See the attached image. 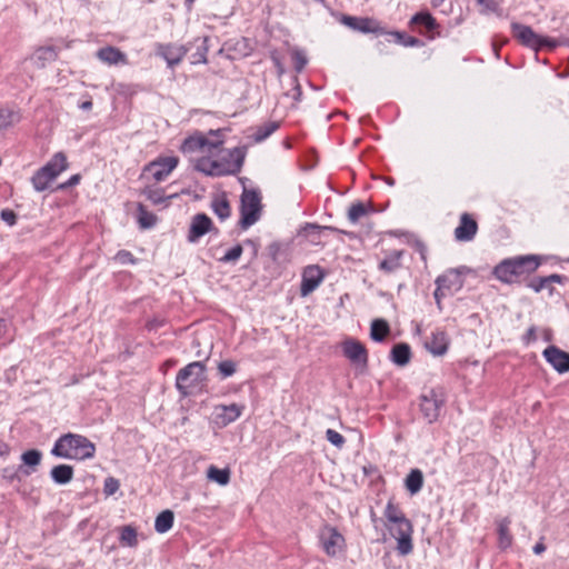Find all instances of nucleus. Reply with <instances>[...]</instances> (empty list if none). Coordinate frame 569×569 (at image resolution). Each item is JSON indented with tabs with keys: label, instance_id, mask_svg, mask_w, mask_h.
Wrapping results in <instances>:
<instances>
[{
	"label": "nucleus",
	"instance_id": "obj_11",
	"mask_svg": "<svg viewBox=\"0 0 569 569\" xmlns=\"http://www.w3.org/2000/svg\"><path fill=\"white\" fill-rule=\"evenodd\" d=\"M341 22L348 28L362 33H387V31L381 27L380 22L373 18L343 16Z\"/></svg>",
	"mask_w": 569,
	"mask_h": 569
},
{
	"label": "nucleus",
	"instance_id": "obj_37",
	"mask_svg": "<svg viewBox=\"0 0 569 569\" xmlns=\"http://www.w3.org/2000/svg\"><path fill=\"white\" fill-rule=\"evenodd\" d=\"M411 23L423 26L428 32L437 28L436 19L428 12H420L412 17Z\"/></svg>",
	"mask_w": 569,
	"mask_h": 569
},
{
	"label": "nucleus",
	"instance_id": "obj_61",
	"mask_svg": "<svg viewBox=\"0 0 569 569\" xmlns=\"http://www.w3.org/2000/svg\"><path fill=\"white\" fill-rule=\"evenodd\" d=\"M296 91H297V97L296 99H299L300 94H301V91L299 89V86L296 87Z\"/></svg>",
	"mask_w": 569,
	"mask_h": 569
},
{
	"label": "nucleus",
	"instance_id": "obj_55",
	"mask_svg": "<svg viewBox=\"0 0 569 569\" xmlns=\"http://www.w3.org/2000/svg\"><path fill=\"white\" fill-rule=\"evenodd\" d=\"M545 551H546V546H545V543L542 542V539H541L539 542H537V543L535 545V547H533V552H535L536 555H541V553H542V552H545Z\"/></svg>",
	"mask_w": 569,
	"mask_h": 569
},
{
	"label": "nucleus",
	"instance_id": "obj_12",
	"mask_svg": "<svg viewBox=\"0 0 569 569\" xmlns=\"http://www.w3.org/2000/svg\"><path fill=\"white\" fill-rule=\"evenodd\" d=\"M189 51V48L183 44H176V43H157L156 44V54L166 60L168 67L173 68L177 64H179L187 52Z\"/></svg>",
	"mask_w": 569,
	"mask_h": 569
},
{
	"label": "nucleus",
	"instance_id": "obj_18",
	"mask_svg": "<svg viewBox=\"0 0 569 569\" xmlns=\"http://www.w3.org/2000/svg\"><path fill=\"white\" fill-rule=\"evenodd\" d=\"M425 346L427 350L433 356H443L448 351L449 337L446 331L437 329L431 332V336L426 341Z\"/></svg>",
	"mask_w": 569,
	"mask_h": 569
},
{
	"label": "nucleus",
	"instance_id": "obj_40",
	"mask_svg": "<svg viewBox=\"0 0 569 569\" xmlns=\"http://www.w3.org/2000/svg\"><path fill=\"white\" fill-rule=\"evenodd\" d=\"M120 542L128 547H136L138 545L136 529L131 526H124L121 529Z\"/></svg>",
	"mask_w": 569,
	"mask_h": 569
},
{
	"label": "nucleus",
	"instance_id": "obj_4",
	"mask_svg": "<svg viewBox=\"0 0 569 569\" xmlns=\"http://www.w3.org/2000/svg\"><path fill=\"white\" fill-rule=\"evenodd\" d=\"M540 266L538 256H519L502 260L493 269L495 277L506 283H512L520 277L531 273Z\"/></svg>",
	"mask_w": 569,
	"mask_h": 569
},
{
	"label": "nucleus",
	"instance_id": "obj_26",
	"mask_svg": "<svg viewBox=\"0 0 569 569\" xmlns=\"http://www.w3.org/2000/svg\"><path fill=\"white\" fill-rule=\"evenodd\" d=\"M58 53L53 47H40L32 56V60L38 68H44L47 63L54 61Z\"/></svg>",
	"mask_w": 569,
	"mask_h": 569
},
{
	"label": "nucleus",
	"instance_id": "obj_39",
	"mask_svg": "<svg viewBox=\"0 0 569 569\" xmlns=\"http://www.w3.org/2000/svg\"><path fill=\"white\" fill-rule=\"evenodd\" d=\"M369 212L368 207L362 202L352 203L348 210V219L351 223H357Z\"/></svg>",
	"mask_w": 569,
	"mask_h": 569
},
{
	"label": "nucleus",
	"instance_id": "obj_36",
	"mask_svg": "<svg viewBox=\"0 0 569 569\" xmlns=\"http://www.w3.org/2000/svg\"><path fill=\"white\" fill-rule=\"evenodd\" d=\"M279 128V123L277 121H269L258 127L253 133V140L256 142H261L271 136Z\"/></svg>",
	"mask_w": 569,
	"mask_h": 569
},
{
	"label": "nucleus",
	"instance_id": "obj_63",
	"mask_svg": "<svg viewBox=\"0 0 569 569\" xmlns=\"http://www.w3.org/2000/svg\"><path fill=\"white\" fill-rule=\"evenodd\" d=\"M308 228L313 229V230H318L319 229L317 226H309Z\"/></svg>",
	"mask_w": 569,
	"mask_h": 569
},
{
	"label": "nucleus",
	"instance_id": "obj_7",
	"mask_svg": "<svg viewBox=\"0 0 569 569\" xmlns=\"http://www.w3.org/2000/svg\"><path fill=\"white\" fill-rule=\"evenodd\" d=\"M445 403L446 392L442 387L426 390L420 397V410L423 418L429 423L437 421Z\"/></svg>",
	"mask_w": 569,
	"mask_h": 569
},
{
	"label": "nucleus",
	"instance_id": "obj_13",
	"mask_svg": "<svg viewBox=\"0 0 569 569\" xmlns=\"http://www.w3.org/2000/svg\"><path fill=\"white\" fill-rule=\"evenodd\" d=\"M546 361L559 373L569 371V353L556 346L547 347L542 352Z\"/></svg>",
	"mask_w": 569,
	"mask_h": 569
},
{
	"label": "nucleus",
	"instance_id": "obj_20",
	"mask_svg": "<svg viewBox=\"0 0 569 569\" xmlns=\"http://www.w3.org/2000/svg\"><path fill=\"white\" fill-rule=\"evenodd\" d=\"M212 221L204 213H198L193 217L188 239L190 242H196L199 238L204 236L211 228Z\"/></svg>",
	"mask_w": 569,
	"mask_h": 569
},
{
	"label": "nucleus",
	"instance_id": "obj_42",
	"mask_svg": "<svg viewBox=\"0 0 569 569\" xmlns=\"http://www.w3.org/2000/svg\"><path fill=\"white\" fill-rule=\"evenodd\" d=\"M218 371L223 379L231 377L237 371V363L232 360H223L219 362Z\"/></svg>",
	"mask_w": 569,
	"mask_h": 569
},
{
	"label": "nucleus",
	"instance_id": "obj_38",
	"mask_svg": "<svg viewBox=\"0 0 569 569\" xmlns=\"http://www.w3.org/2000/svg\"><path fill=\"white\" fill-rule=\"evenodd\" d=\"M138 222L142 229L151 228L157 222V217L149 212L142 204L138 206Z\"/></svg>",
	"mask_w": 569,
	"mask_h": 569
},
{
	"label": "nucleus",
	"instance_id": "obj_14",
	"mask_svg": "<svg viewBox=\"0 0 569 569\" xmlns=\"http://www.w3.org/2000/svg\"><path fill=\"white\" fill-rule=\"evenodd\" d=\"M323 280V272L318 266H308L305 268L302 272V280L300 287V295L302 297H307L313 290L318 288V286Z\"/></svg>",
	"mask_w": 569,
	"mask_h": 569
},
{
	"label": "nucleus",
	"instance_id": "obj_41",
	"mask_svg": "<svg viewBox=\"0 0 569 569\" xmlns=\"http://www.w3.org/2000/svg\"><path fill=\"white\" fill-rule=\"evenodd\" d=\"M197 39L196 41H198ZM201 44L198 46V50L196 53L192 54V63H206L207 62V52H208V46H207V38H202Z\"/></svg>",
	"mask_w": 569,
	"mask_h": 569
},
{
	"label": "nucleus",
	"instance_id": "obj_53",
	"mask_svg": "<svg viewBox=\"0 0 569 569\" xmlns=\"http://www.w3.org/2000/svg\"><path fill=\"white\" fill-rule=\"evenodd\" d=\"M447 295H449L445 289H440L439 286H437V289L435 290V299H436V302H437V306L438 308L441 310V299L443 297H446Z\"/></svg>",
	"mask_w": 569,
	"mask_h": 569
},
{
	"label": "nucleus",
	"instance_id": "obj_52",
	"mask_svg": "<svg viewBox=\"0 0 569 569\" xmlns=\"http://www.w3.org/2000/svg\"><path fill=\"white\" fill-rule=\"evenodd\" d=\"M523 342L526 345H530L531 342L536 341L537 339V335H536V328L535 327H530L526 335L523 336Z\"/></svg>",
	"mask_w": 569,
	"mask_h": 569
},
{
	"label": "nucleus",
	"instance_id": "obj_28",
	"mask_svg": "<svg viewBox=\"0 0 569 569\" xmlns=\"http://www.w3.org/2000/svg\"><path fill=\"white\" fill-rule=\"evenodd\" d=\"M406 489L411 493H418L423 486V475L419 469H412L405 480Z\"/></svg>",
	"mask_w": 569,
	"mask_h": 569
},
{
	"label": "nucleus",
	"instance_id": "obj_64",
	"mask_svg": "<svg viewBox=\"0 0 569 569\" xmlns=\"http://www.w3.org/2000/svg\"><path fill=\"white\" fill-rule=\"evenodd\" d=\"M550 339H551L550 333H547V335H546V340H548V341H549Z\"/></svg>",
	"mask_w": 569,
	"mask_h": 569
},
{
	"label": "nucleus",
	"instance_id": "obj_48",
	"mask_svg": "<svg viewBox=\"0 0 569 569\" xmlns=\"http://www.w3.org/2000/svg\"><path fill=\"white\" fill-rule=\"evenodd\" d=\"M146 194H147V198L153 203V204H161L163 203L167 199L164 198L163 196V191L162 190H152V189H149L146 191Z\"/></svg>",
	"mask_w": 569,
	"mask_h": 569
},
{
	"label": "nucleus",
	"instance_id": "obj_43",
	"mask_svg": "<svg viewBox=\"0 0 569 569\" xmlns=\"http://www.w3.org/2000/svg\"><path fill=\"white\" fill-rule=\"evenodd\" d=\"M291 59H292L293 67H295L296 71L297 72L302 71L307 64V57H306L305 52L299 49H295L291 52Z\"/></svg>",
	"mask_w": 569,
	"mask_h": 569
},
{
	"label": "nucleus",
	"instance_id": "obj_60",
	"mask_svg": "<svg viewBox=\"0 0 569 569\" xmlns=\"http://www.w3.org/2000/svg\"><path fill=\"white\" fill-rule=\"evenodd\" d=\"M443 1H445V0H432V4H433L435 7H439V6H441V4L443 3Z\"/></svg>",
	"mask_w": 569,
	"mask_h": 569
},
{
	"label": "nucleus",
	"instance_id": "obj_51",
	"mask_svg": "<svg viewBox=\"0 0 569 569\" xmlns=\"http://www.w3.org/2000/svg\"><path fill=\"white\" fill-rule=\"evenodd\" d=\"M547 286H549L548 281L546 280V277H542V278H539V279H536V280H532L531 283H530V287L536 291V292H539L541 291L543 288H546Z\"/></svg>",
	"mask_w": 569,
	"mask_h": 569
},
{
	"label": "nucleus",
	"instance_id": "obj_46",
	"mask_svg": "<svg viewBox=\"0 0 569 569\" xmlns=\"http://www.w3.org/2000/svg\"><path fill=\"white\" fill-rule=\"evenodd\" d=\"M242 247L240 244H237L229 249L224 256L220 259L222 262H236L242 254Z\"/></svg>",
	"mask_w": 569,
	"mask_h": 569
},
{
	"label": "nucleus",
	"instance_id": "obj_32",
	"mask_svg": "<svg viewBox=\"0 0 569 569\" xmlns=\"http://www.w3.org/2000/svg\"><path fill=\"white\" fill-rule=\"evenodd\" d=\"M207 478L220 486H226L230 481V470L228 468L219 469L216 466H210L207 470Z\"/></svg>",
	"mask_w": 569,
	"mask_h": 569
},
{
	"label": "nucleus",
	"instance_id": "obj_19",
	"mask_svg": "<svg viewBox=\"0 0 569 569\" xmlns=\"http://www.w3.org/2000/svg\"><path fill=\"white\" fill-rule=\"evenodd\" d=\"M478 231V224L468 213L460 217L459 226L455 229V237L458 241H470Z\"/></svg>",
	"mask_w": 569,
	"mask_h": 569
},
{
	"label": "nucleus",
	"instance_id": "obj_44",
	"mask_svg": "<svg viewBox=\"0 0 569 569\" xmlns=\"http://www.w3.org/2000/svg\"><path fill=\"white\" fill-rule=\"evenodd\" d=\"M326 438L332 446L337 447L338 449H341L346 442L345 437L333 429H328L326 431Z\"/></svg>",
	"mask_w": 569,
	"mask_h": 569
},
{
	"label": "nucleus",
	"instance_id": "obj_9",
	"mask_svg": "<svg viewBox=\"0 0 569 569\" xmlns=\"http://www.w3.org/2000/svg\"><path fill=\"white\" fill-rule=\"evenodd\" d=\"M241 219L240 226L242 229H247L254 224L261 212V198L256 190H244L241 196Z\"/></svg>",
	"mask_w": 569,
	"mask_h": 569
},
{
	"label": "nucleus",
	"instance_id": "obj_2",
	"mask_svg": "<svg viewBox=\"0 0 569 569\" xmlns=\"http://www.w3.org/2000/svg\"><path fill=\"white\" fill-rule=\"evenodd\" d=\"M385 527L391 537L397 540V551L401 556L412 552V533L413 527L411 521L406 517L402 509L392 500H389L383 510Z\"/></svg>",
	"mask_w": 569,
	"mask_h": 569
},
{
	"label": "nucleus",
	"instance_id": "obj_62",
	"mask_svg": "<svg viewBox=\"0 0 569 569\" xmlns=\"http://www.w3.org/2000/svg\"><path fill=\"white\" fill-rule=\"evenodd\" d=\"M194 0H186V3L190 7Z\"/></svg>",
	"mask_w": 569,
	"mask_h": 569
},
{
	"label": "nucleus",
	"instance_id": "obj_33",
	"mask_svg": "<svg viewBox=\"0 0 569 569\" xmlns=\"http://www.w3.org/2000/svg\"><path fill=\"white\" fill-rule=\"evenodd\" d=\"M390 332L389 325L382 319H376L371 323L370 337L375 341H382Z\"/></svg>",
	"mask_w": 569,
	"mask_h": 569
},
{
	"label": "nucleus",
	"instance_id": "obj_15",
	"mask_svg": "<svg viewBox=\"0 0 569 569\" xmlns=\"http://www.w3.org/2000/svg\"><path fill=\"white\" fill-rule=\"evenodd\" d=\"M342 351L353 365L366 367L368 363V353L366 347L357 340H346L342 343Z\"/></svg>",
	"mask_w": 569,
	"mask_h": 569
},
{
	"label": "nucleus",
	"instance_id": "obj_8",
	"mask_svg": "<svg viewBox=\"0 0 569 569\" xmlns=\"http://www.w3.org/2000/svg\"><path fill=\"white\" fill-rule=\"evenodd\" d=\"M318 539L321 549L329 557H337L347 549L346 538L331 525H325L319 529Z\"/></svg>",
	"mask_w": 569,
	"mask_h": 569
},
{
	"label": "nucleus",
	"instance_id": "obj_10",
	"mask_svg": "<svg viewBox=\"0 0 569 569\" xmlns=\"http://www.w3.org/2000/svg\"><path fill=\"white\" fill-rule=\"evenodd\" d=\"M178 163L177 157H159L144 167L143 174L154 182H161L177 168Z\"/></svg>",
	"mask_w": 569,
	"mask_h": 569
},
{
	"label": "nucleus",
	"instance_id": "obj_58",
	"mask_svg": "<svg viewBox=\"0 0 569 569\" xmlns=\"http://www.w3.org/2000/svg\"><path fill=\"white\" fill-rule=\"evenodd\" d=\"M546 280L548 281L549 284L551 282L561 283L562 277L559 274H550V276L546 277Z\"/></svg>",
	"mask_w": 569,
	"mask_h": 569
},
{
	"label": "nucleus",
	"instance_id": "obj_56",
	"mask_svg": "<svg viewBox=\"0 0 569 569\" xmlns=\"http://www.w3.org/2000/svg\"><path fill=\"white\" fill-rule=\"evenodd\" d=\"M480 4L485 6L489 10H495L496 2L495 0H477Z\"/></svg>",
	"mask_w": 569,
	"mask_h": 569
},
{
	"label": "nucleus",
	"instance_id": "obj_59",
	"mask_svg": "<svg viewBox=\"0 0 569 569\" xmlns=\"http://www.w3.org/2000/svg\"><path fill=\"white\" fill-rule=\"evenodd\" d=\"M82 110H90L92 108V102L90 100L83 101L79 106Z\"/></svg>",
	"mask_w": 569,
	"mask_h": 569
},
{
	"label": "nucleus",
	"instance_id": "obj_47",
	"mask_svg": "<svg viewBox=\"0 0 569 569\" xmlns=\"http://www.w3.org/2000/svg\"><path fill=\"white\" fill-rule=\"evenodd\" d=\"M119 487H120V483H119L118 479H116L113 477H108L104 480L103 492L107 496H112L119 490Z\"/></svg>",
	"mask_w": 569,
	"mask_h": 569
},
{
	"label": "nucleus",
	"instance_id": "obj_34",
	"mask_svg": "<svg viewBox=\"0 0 569 569\" xmlns=\"http://www.w3.org/2000/svg\"><path fill=\"white\" fill-rule=\"evenodd\" d=\"M19 120V114L12 109L0 108V131L9 129Z\"/></svg>",
	"mask_w": 569,
	"mask_h": 569
},
{
	"label": "nucleus",
	"instance_id": "obj_17",
	"mask_svg": "<svg viewBox=\"0 0 569 569\" xmlns=\"http://www.w3.org/2000/svg\"><path fill=\"white\" fill-rule=\"evenodd\" d=\"M436 284L445 289L449 295L459 291L463 286L461 273L457 269H450L436 279Z\"/></svg>",
	"mask_w": 569,
	"mask_h": 569
},
{
	"label": "nucleus",
	"instance_id": "obj_30",
	"mask_svg": "<svg viewBox=\"0 0 569 569\" xmlns=\"http://www.w3.org/2000/svg\"><path fill=\"white\" fill-rule=\"evenodd\" d=\"M173 512L171 510H164L160 512L154 521V529L159 533L169 531L173 526Z\"/></svg>",
	"mask_w": 569,
	"mask_h": 569
},
{
	"label": "nucleus",
	"instance_id": "obj_24",
	"mask_svg": "<svg viewBox=\"0 0 569 569\" xmlns=\"http://www.w3.org/2000/svg\"><path fill=\"white\" fill-rule=\"evenodd\" d=\"M68 168V160L63 152H57L52 156V158L43 166V169L47 173L52 174L53 179H56L62 171Z\"/></svg>",
	"mask_w": 569,
	"mask_h": 569
},
{
	"label": "nucleus",
	"instance_id": "obj_31",
	"mask_svg": "<svg viewBox=\"0 0 569 569\" xmlns=\"http://www.w3.org/2000/svg\"><path fill=\"white\" fill-rule=\"evenodd\" d=\"M391 360L399 366H405L410 360V348L406 343H398L391 350Z\"/></svg>",
	"mask_w": 569,
	"mask_h": 569
},
{
	"label": "nucleus",
	"instance_id": "obj_57",
	"mask_svg": "<svg viewBox=\"0 0 569 569\" xmlns=\"http://www.w3.org/2000/svg\"><path fill=\"white\" fill-rule=\"evenodd\" d=\"M8 331V322L4 319H0V338L4 337Z\"/></svg>",
	"mask_w": 569,
	"mask_h": 569
},
{
	"label": "nucleus",
	"instance_id": "obj_3",
	"mask_svg": "<svg viewBox=\"0 0 569 569\" xmlns=\"http://www.w3.org/2000/svg\"><path fill=\"white\" fill-rule=\"evenodd\" d=\"M51 453L63 459L86 460L94 457L96 446L82 435L66 433L54 442Z\"/></svg>",
	"mask_w": 569,
	"mask_h": 569
},
{
	"label": "nucleus",
	"instance_id": "obj_6",
	"mask_svg": "<svg viewBox=\"0 0 569 569\" xmlns=\"http://www.w3.org/2000/svg\"><path fill=\"white\" fill-rule=\"evenodd\" d=\"M512 36L523 46L539 50L542 48H548L549 50H553L558 46V41L555 39H550L547 37H542L537 34L532 28L526 24H521L518 22L511 23Z\"/></svg>",
	"mask_w": 569,
	"mask_h": 569
},
{
	"label": "nucleus",
	"instance_id": "obj_29",
	"mask_svg": "<svg viewBox=\"0 0 569 569\" xmlns=\"http://www.w3.org/2000/svg\"><path fill=\"white\" fill-rule=\"evenodd\" d=\"M53 180L54 179L52 174L47 173L43 169L40 168L32 176L31 183L36 191L41 192L44 191Z\"/></svg>",
	"mask_w": 569,
	"mask_h": 569
},
{
	"label": "nucleus",
	"instance_id": "obj_25",
	"mask_svg": "<svg viewBox=\"0 0 569 569\" xmlns=\"http://www.w3.org/2000/svg\"><path fill=\"white\" fill-rule=\"evenodd\" d=\"M42 459V453L40 450L31 449L27 450L21 455V460L23 466L20 467V470L26 476L31 475L34 471V468L40 465Z\"/></svg>",
	"mask_w": 569,
	"mask_h": 569
},
{
	"label": "nucleus",
	"instance_id": "obj_1",
	"mask_svg": "<svg viewBox=\"0 0 569 569\" xmlns=\"http://www.w3.org/2000/svg\"><path fill=\"white\" fill-rule=\"evenodd\" d=\"M222 130L200 131L186 138L180 147L184 154H199L194 169L206 176L236 174L241 170L244 153L240 148L226 149Z\"/></svg>",
	"mask_w": 569,
	"mask_h": 569
},
{
	"label": "nucleus",
	"instance_id": "obj_27",
	"mask_svg": "<svg viewBox=\"0 0 569 569\" xmlns=\"http://www.w3.org/2000/svg\"><path fill=\"white\" fill-rule=\"evenodd\" d=\"M51 478L58 485H66L73 478V468L69 465H58L51 469Z\"/></svg>",
	"mask_w": 569,
	"mask_h": 569
},
{
	"label": "nucleus",
	"instance_id": "obj_54",
	"mask_svg": "<svg viewBox=\"0 0 569 569\" xmlns=\"http://www.w3.org/2000/svg\"><path fill=\"white\" fill-rule=\"evenodd\" d=\"M80 181L79 174H73L69 178V180L60 186V188L73 187L78 184Z\"/></svg>",
	"mask_w": 569,
	"mask_h": 569
},
{
	"label": "nucleus",
	"instance_id": "obj_50",
	"mask_svg": "<svg viewBox=\"0 0 569 569\" xmlns=\"http://www.w3.org/2000/svg\"><path fill=\"white\" fill-rule=\"evenodd\" d=\"M1 219L9 226H13L17 222V216L12 210L4 209L0 213Z\"/></svg>",
	"mask_w": 569,
	"mask_h": 569
},
{
	"label": "nucleus",
	"instance_id": "obj_35",
	"mask_svg": "<svg viewBox=\"0 0 569 569\" xmlns=\"http://www.w3.org/2000/svg\"><path fill=\"white\" fill-rule=\"evenodd\" d=\"M211 208L220 220H226L227 218H229L231 212L229 201L223 197L213 199Z\"/></svg>",
	"mask_w": 569,
	"mask_h": 569
},
{
	"label": "nucleus",
	"instance_id": "obj_22",
	"mask_svg": "<svg viewBox=\"0 0 569 569\" xmlns=\"http://www.w3.org/2000/svg\"><path fill=\"white\" fill-rule=\"evenodd\" d=\"M403 256L402 250H392L379 262L378 269L386 273L392 274L402 268L401 259Z\"/></svg>",
	"mask_w": 569,
	"mask_h": 569
},
{
	"label": "nucleus",
	"instance_id": "obj_16",
	"mask_svg": "<svg viewBox=\"0 0 569 569\" xmlns=\"http://www.w3.org/2000/svg\"><path fill=\"white\" fill-rule=\"evenodd\" d=\"M244 409V406L231 403V405H219L214 408V421L221 427H226L229 423L236 421Z\"/></svg>",
	"mask_w": 569,
	"mask_h": 569
},
{
	"label": "nucleus",
	"instance_id": "obj_23",
	"mask_svg": "<svg viewBox=\"0 0 569 569\" xmlns=\"http://www.w3.org/2000/svg\"><path fill=\"white\" fill-rule=\"evenodd\" d=\"M510 525L511 520L508 517L497 520L498 546L502 550L510 548L513 541Z\"/></svg>",
	"mask_w": 569,
	"mask_h": 569
},
{
	"label": "nucleus",
	"instance_id": "obj_5",
	"mask_svg": "<svg viewBox=\"0 0 569 569\" xmlns=\"http://www.w3.org/2000/svg\"><path fill=\"white\" fill-rule=\"evenodd\" d=\"M206 366L201 361H193L180 369L176 377V388L182 397H189L204 385Z\"/></svg>",
	"mask_w": 569,
	"mask_h": 569
},
{
	"label": "nucleus",
	"instance_id": "obj_45",
	"mask_svg": "<svg viewBox=\"0 0 569 569\" xmlns=\"http://www.w3.org/2000/svg\"><path fill=\"white\" fill-rule=\"evenodd\" d=\"M387 33L393 39L395 42L403 44V46H416L419 42V40L413 37H409L406 40L405 34L399 31H392V32H387Z\"/></svg>",
	"mask_w": 569,
	"mask_h": 569
},
{
	"label": "nucleus",
	"instance_id": "obj_49",
	"mask_svg": "<svg viewBox=\"0 0 569 569\" xmlns=\"http://www.w3.org/2000/svg\"><path fill=\"white\" fill-rule=\"evenodd\" d=\"M114 260L118 261L121 264H128V263H136V259L133 254L130 251L127 250H120L116 256Z\"/></svg>",
	"mask_w": 569,
	"mask_h": 569
},
{
	"label": "nucleus",
	"instance_id": "obj_21",
	"mask_svg": "<svg viewBox=\"0 0 569 569\" xmlns=\"http://www.w3.org/2000/svg\"><path fill=\"white\" fill-rule=\"evenodd\" d=\"M97 58L109 66L128 64V58L126 53L112 46L99 49L97 51Z\"/></svg>",
	"mask_w": 569,
	"mask_h": 569
}]
</instances>
